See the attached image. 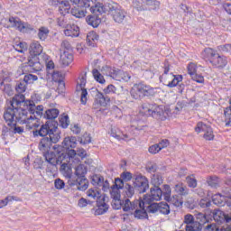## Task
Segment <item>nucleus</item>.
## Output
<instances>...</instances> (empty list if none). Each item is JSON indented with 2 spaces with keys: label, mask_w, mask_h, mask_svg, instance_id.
I'll return each mask as SVG.
<instances>
[{
  "label": "nucleus",
  "mask_w": 231,
  "mask_h": 231,
  "mask_svg": "<svg viewBox=\"0 0 231 231\" xmlns=\"http://www.w3.org/2000/svg\"><path fill=\"white\" fill-rule=\"evenodd\" d=\"M155 93L154 88L143 83L134 84L130 91L134 100H142L144 97H154Z\"/></svg>",
  "instance_id": "5"
},
{
  "label": "nucleus",
  "mask_w": 231,
  "mask_h": 231,
  "mask_svg": "<svg viewBox=\"0 0 231 231\" xmlns=\"http://www.w3.org/2000/svg\"><path fill=\"white\" fill-rule=\"evenodd\" d=\"M73 62V54L69 51H63V53L60 55V63L63 66V68H66L67 66H69Z\"/></svg>",
  "instance_id": "29"
},
{
  "label": "nucleus",
  "mask_w": 231,
  "mask_h": 231,
  "mask_svg": "<svg viewBox=\"0 0 231 231\" xmlns=\"http://www.w3.org/2000/svg\"><path fill=\"white\" fill-rule=\"evenodd\" d=\"M7 28H16L19 32H26V23H23L18 17H10Z\"/></svg>",
  "instance_id": "20"
},
{
  "label": "nucleus",
  "mask_w": 231,
  "mask_h": 231,
  "mask_svg": "<svg viewBox=\"0 0 231 231\" xmlns=\"http://www.w3.org/2000/svg\"><path fill=\"white\" fill-rule=\"evenodd\" d=\"M64 34L67 37H79L80 35V28L76 24H69L64 30Z\"/></svg>",
  "instance_id": "27"
},
{
  "label": "nucleus",
  "mask_w": 231,
  "mask_h": 231,
  "mask_svg": "<svg viewBox=\"0 0 231 231\" xmlns=\"http://www.w3.org/2000/svg\"><path fill=\"white\" fill-rule=\"evenodd\" d=\"M60 140V134H51V137H43L40 143L39 149L42 152H48L51 149L52 143H57Z\"/></svg>",
  "instance_id": "8"
},
{
  "label": "nucleus",
  "mask_w": 231,
  "mask_h": 231,
  "mask_svg": "<svg viewBox=\"0 0 231 231\" xmlns=\"http://www.w3.org/2000/svg\"><path fill=\"white\" fill-rule=\"evenodd\" d=\"M204 231H219V228L215 223H210L205 226Z\"/></svg>",
  "instance_id": "64"
},
{
  "label": "nucleus",
  "mask_w": 231,
  "mask_h": 231,
  "mask_svg": "<svg viewBox=\"0 0 231 231\" xmlns=\"http://www.w3.org/2000/svg\"><path fill=\"white\" fill-rule=\"evenodd\" d=\"M123 189L126 198H133V196H134V187L131 186V184L125 183Z\"/></svg>",
  "instance_id": "55"
},
{
  "label": "nucleus",
  "mask_w": 231,
  "mask_h": 231,
  "mask_svg": "<svg viewBox=\"0 0 231 231\" xmlns=\"http://www.w3.org/2000/svg\"><path fill=\"white\" fill-rule=\"evenodd\" d=\"M70 14L78 19H82L83 17H86L88 11L82 7H74L71 9Z\"/></svg>",
  "instance_id": "35"
},
{
  "label": "nucleus",
  "mask_w": 231,
  "mask_h": 231,
  "mask_svg": "<svg viewBox=\"0 0 231 231\" xmlns=\"http://www.w3.org/2000/svg\"><path fill=\"white\" fill-rule=\"evenodd\" d=\"M92 15H88L86 18V22L89 26L93 28H98L100 23H102V19L98 17V15H102L100 13H92Z\"/></svg>",
  "instance_id": "26"
},
{
  "label": "nucleus",
  "mask_w": 231,
  "mask_h": 231,
  "mask_svg": "<svg viewBox=\"0 0 231 231\" xmlns=\"http://www.w3.org/2000/svg\"><path fill=\"white\" fill-rule=\"evenodd\" d=\"M171 192H172V189H171V186H169L167 184L163 185L162 194L164 196L165 201H169V199H171Z\"/></svg>",
  "instance_id": "58"
},
{
  "label": "nucleus",
  "mask_w": 231,
  "mask_h": 231,
  "mask_svg": "<svg viewBox=\"0 0 231 231\" xmlns=\"http://www.w3.org/2000/svg\"><path fill=\"white\" fill-rule=\"evenodd\" d=\"M110 196L112 198V208L114 210L124 208V201L120 199L122 195L118 192V189L110 190Z\"/></svg>",
  "instance_id": "19"
},
{
  "label": "nucleus",
  "mask_w": 231,
  "mask_h": 231,
  "mask_svg": "<svg viewBox=\"0 0 231 231\" xmlns=\"http://www.w3.org/2000/svg\"><path fill=\"white\" fill-rule=\"evenodd\" d=\"M59 5V12L61 15H66V14H69V10H71V5H69V1L61 0L58 1Z\"/></svg>",
  "instance_id": "32"
},
{
  "label": "nucleus",
  "mask_w": 231,
  "mask_h": 231,
  "mask_svg": "<svg viewBox=\"0 0 231 231\" xmlns=\"http://www.w3.org/2000/svg\"><path fill=\"white\" fill-rule=\"evenodd\" d=\"M10 201H21V199L19 197L15 196H7L5 199L0 200V208H3V207H6Z\"/></svg>",
  "instance_id": "50"
},
{
  "label": "nucleus",
  "mask_w": 231,
  "mask_h": 231,
  "mask_svg": "<svg viewBox=\"0 0 231 231\" xmlns=\"http://www.w3.org/2000/svg\"><path fill=\"white\" fill-rule=\"evenodd\" d=\"M43 156L48 163L51 165H59L60 163H62L64 162V159L66 158V154L62 153L61 155H57L53 152H44Z\"/></svg>",
  "instance_id": "13"
},
{
  "label": "nucleus",
  "mask_w": 231,
  "mask_h": 231,
  "mask_svg": "<svg viewBox=\"0 0 231 231\" xmlns=\"http://www.w3.org/2000/svg\"><path fill=\"white\" fill-rule=\"evenodd\" d=\"M174 189L175 192L179 194L178 196H189V189H187V186H185L183 183H179L175 185Z\"/></svg>",
  "instance_id": "38"
},
{
  "label": "nucleus",
  "mask_w": 231,
  "mask_h": 231,
  "mask_svg": "<svg viewBox=\"0 0 231 231\" xmlns=\"http://www.w3.org/2000/svg\"><path fill=\"white\" fill-rule=\"evenodd\" d=\"M199 205L201 208H208L212 205V202L208 199H202L199 200Z\"/></svg>",
  "instance_id": "62"
},
{
  "label": "nucleus",
  "mask_w": 231,
  "mask_h": 231,
  "mask_svg": "<svg viewBox=\"0 0 231 231\" xmlns=\"http://www.w3.org/2000/svg\"><path fill=\"white\" fill-rule=\"evenodd\" d=\"M92 75L97 82L99 84H106V79H104V76L100 73V71H98V69H94L92 70Z\"/></svg>",
  "instance_id": "52"
},
{
  "label": "nucleus",
  "mask_w": 231,
  "mask_h": 231,
  "mask_svg": "<svg viewBox=\"0 0 231 231\" xmlns=\"http://www.w3.org/2000/svg\"><path fill=\"white\" fill-rule=\"evenodd\" d=\"M88 168L84 164H79L75 168V175L77 178H86Z\"/></svg>",
  "instance_id": "40"
},
{
  "label": "nucleus",
  "mask_w": 231,
  "mask_h": 231,
  "mask_svg": "<svg viewBox=\"0 0 231 231\" xmlns=\"http://www.w3.org/2000/svg\"><path fill=\"white\" fill-rule=\"evenodd\" d=\"M70 187H76L78 190H87L88 187L89 186V181L86 177L77 178L75 180H69Z\"/></svg>",
  "instance_id": "22"
},
{
  "label": "nucleus",
  "mask_w": 231,
  "mask_h": 231,
  "mask_svg": "<svg viewBox=\"0 0 231 231\" xmlns=\"http://www.w3.org/2000/svg\"><path fill=\"white\" fill-rule=\"evenodd\" d=\"M97 208L96 210V214H97V216H102V214H106V212L109 210L107 197L103 196L101 199H98V200H97Z\"/></svg>",
  "instance_id": "21"
},
{
  "label": "nucleus",
  "mask_w": 231,
  "mask_h": 231,
  "mask_svg": "<svg viewBox=\"0 0 231 231\" xmlns=\"http://www.w3.org/2000/svg\"><path fill=\"white\" fill-rule=\"evenodd\" d=\"M210 63L215 68H218V69H223L228 64V60L226 57L219 55L217 52L215 54V57L210 60Z\"/></svg>",
  "instance_id": "23"
},
{
  "label": "nucleus",
  "mask_w": 231,
  "mask_h": 231,
  "mask_svg": "<svg viewBox=\"0 0 231 231\" xmlns=\"http://www.w3.org/2000/svg\"><path fill=\"white\" fill-rule=\"evenodd\" d=\"M96 10H97L98 14H107L108 15H111L115 23H117L118 24H122V23L125 21V17H127L125 10L122 9L118 4L114 2H108L105 5H97Z\"/></svg>",
  "instance_id": "3"
},
{
  "label": "nucleus",
  "mask_w": 231,
  "mask_h": 231,
  "mask_svg": "<svg viewBox=\"0 0 231 231\" xmlns=\"http://www.w3.org/2000/svg\"><path fill=\"white\" fill-rule=\"evenodd\" d=\"M111 74H109V77L114 79L115 80H130L131 76H129L127 73H125L121 69H118L116 68H113L112 70L110 71Z\"/></svg>",
  "instance_id": "24"
},
{
  "label": "nucleus",
  "mask_w": 231,
  "mask_h": 231,
  "mask_svg": "<svg viewBox=\"0 0 231 231\" xmlns=\"http://www.w3.org/2000/svg\"><path fill=\"white\" fill-rule=\"evenodd\" d=\"M151 183L153 187H160L163 183V178L160 174H153L151 180Z\"/></svg>",
  "instance_id": "54"
},
{
  "label": "nucleus",
  "mask_w": 231,
  "mask_h": 231,
  "mask_svg": "<svg viewBox=\"0 0 231 231\" xmlns=\"http://www.w3.org/2000/svg\"><path fill=\"white\" fill-rule=\"evenodd\" d=\"M226 127H231V98L229 99V106L224 110Z\"/></svg>",
  "instance_id": "41"
},
{
  "label": "nucleus",
  "mask_w": 231,
  "mask_h": 231,
  "mask_svg": "<svg viewBox=\"0 0 231 231\" xmlns=\"http://www.w3.org/2000/svg\"><path fill=\"white\" fill-rule=\"evenodd\" d=\"M42 53V46L39 42H32L30 45V55L32 58L28 60L27 69L30 73H37L42 70V65L39 61V55Z\"/></svg>",
  "instance_id": "4"
},
{
  "label": "nucleus",
  "mask_w": 231,
  "mask_h": 231,
  "mask_svg": "<svg viewBox=\"0 0 231 231\" xmlns=\"http://www.w3.org/2000/svg\"><path fill=\"white\" fill-rule=\"evenodd\" d=\"M59 109L57 108H50L45 111L43 115V118H47V120H55L57 116H59Z\"/></svg>",
  "instance_id": "37"
},
{
  "label": "nucleus",
  "mask_w": 231,
  "mask_h": 231,
  "mask_svg": "<svg viewBox=\"0 0 231 231\" xmlns=\"http://www.w3.org/2000/svg\"><path fill=\"white\" fill-rule=\"evenodd\" d=\"M140 113H142L143 115H146V116L152 115V116L153 118H156V120H165V112H163V110L160 107L152 110L149 103L143 104L140 109Z\"/></svg>",
  "instance_id": "6"
},
{
  "label": "nucleus",
  "mask_w": 231,
  "mask_h": 231,
  "mask_svg": "<svg viewBox=\"0 0 231 231\" xmlns=\"http://www.w3.org/2000/svg\"><path fill=\"white\" fill-rule=\"evenodd\" d=\"M125 183L124 182L122 178H116L115 180V184L111 187L110 190L116 189L117 192L120 194V189H125Z\"/></svg>",
  "instance_id": "46"
},
{
  "label": "nucleus",
  "mask_w": 231,
  "mask_h": 231,
  "mask_svg": "<svg viewBox=\"0 0 231 231\" xmlns=\"http://www.w3.org/2000/svg\"><path fill=\"white\" fill-rule=\"evenodd\" d=\"M134 217L136 219H147V210H145V205L142 208H137L134 211Z\"/></svg>",
  "instance_id": "36"
},
{
  "label": "nucleus",
  "mask_w": 231,
  "mask_h": 231,
  "mask_svg": "<svg viewBox=\"0 0 231 231\" xmlns=\"http://www.w3.org/2000/svg\"><path fill=\"white\" fill-rule=\"evenodd\" d=\"M58 24L61 28H65V29H67L68 26L69 25V23H68V19L66 17H64V15L60 17V18H58Z\"/></svg>",
  "instance_id": "63"
},
{
  "label": "nucleus",
  "mask_w": 231,
  "mask_h": 231,
  "mask_svg": "<svg viewBox=\"0 0 231 231\" xmlns=\"http://www.w3.org/2000/svg\"><path fill=\"white\" fill-rule=\"evenodd\" d=\"M160 208V203H152L147 207V212L149 214H158Z\"/></svg>",
  "instance_id": "57"
},
{
  "label": "nucleus",
  "mask_w": 231,
  "mask_h": 231,
  "mask_svg": "<svg viewBox=\"0 0 231 231\" xmlns=\"http://www.w3.org/2000/svg\"><path fill=\"white\" fill-rule=\"evenodd\" d=\"M110 101L111 99L109 98V97L103 95L102 92L97 91L95 96L93 108L99 109L100 107H106V106H107Z\"/></svg>",
  "instance_id": "16"
},
{
  "label": "nucleus",
  "mask_w": 231,
  "mask_h": 231,
  "mask_svg": "<svg viewBox=\"0 0 231 231\" xmlns=\"http://www.w3.org/2000/svg\"><path fill=\"white\" fill-rule=\"evenodd\" d=\"M50 34V30L48 27H40L38 30V38L40 41H44L45 39H48V35Z\"/></svg>",
  "instance_id": "51"
},
{
  "label": "nucleus",
  "mask_w": 231,
  "mask_h": 231,
  "mask_svg": "<svg viewBox=\"0 0 231 231\" xmlns=\"http://www.w3.org/2000/svg\"><path fill=\"white\" fill-rule=\"evenodd\" d=\"M185 231H201L203 226L199 221L194 220V216L187 214L184 216Z\"/></svg>",
  "instance_id": "10"
},
{
  "label": "nucleus",
  "mask_w": 231,
  "mask_h": 231,
  "mask_svg": "<svg viewBox=\"0 0 231 231\" xmlns=\"http://www.w3.org/2000/svg\"><path fill=\"white\" fill-rule=\"evenodd\" d=\"M159 212L164 216H169V214H171V207L166 202H160Z\"/></svg>",
  "instance_id": "49"
},
{
  "label": "nucleus",
  "mask_w": 231,
  "mask_h": 231,
  "mask_svg": "<svg viewBox=\"0 0 231 231\" xmlns=\"http://www.w3.org/2000/svg\"><path fill=\"white\" fill-rule=\"evenodd\" d=\"M134 185L142 194L149 190V180L142 174L136 176Z\"/></svg>",
  "instance_id": "18"
},
{
  "label": "nucleus",
  "mask_w": 231,
  "mask_h": 231,
  "mask_svg": "<svg viewBox=\"0 0 231 231\" xmlns=\"http://www.w3.org/2000/svg\"><path fill=\"white\" fill-rule=\"evenodd\" d=\"M163 198V190L160 187H152L150 189V194L145 197L147 203H152V201H161Z\"/></svg>",
  "instance_id": "15"
},
{
  "label": "nucleus",
  "mask_w": 231,
  "mask_h": 231,
  "mask_svg": "<svg viewBox=\"0 0 231 231\" xmlns=\"http://www.w3.org/2000/svg\"><path fill=\"white\" fill-rule=\"evenodd\" d=\"M86 73L80 74L78 81H77V87H76V91H80V89H86Z\"/></svg>",
  "instance_id": "47"
},
{
  "label": "nucleus",
  "mask_w": 231,
  "mask_h": 231,
  "mask_svg": "<svg viewBox=\"0 0 231 231\" xmlns=\"http://www.w3.org/2000/svg\"><path fill=\"white\" fill-rule=\"evenodd\" d=\"M186 181L188 187H190L191 189H196V187H198V180H196V178H194V176H188L186 178Z\"/></svg>",
  "instance_id": "61"
},
{
  "label": "nucleus",
  "mask_w": 231,
  "mask_h": 231,
  "mask_svg": "<svg viewBox=\"0 0 231 231\" xmlns=\"http://www.w3.org/2000/svg\"><path fill=\"white\" fill-rule=\"evenodd\" d=\"M212 202L214 203V205L223 207L226 202V199L225 198V196H221V194H215L212 196Z\"/></svg>",
  "instance_id": "44"
},
{
  "label": "nucleus",
  "mask_w": 231,
  "mask_h": 231,
  "mask_svg": "<svg viewBox=\"0 0 231 231\" xmlns=\"http://www.w3.org/2000/svg\"><path fill=\"white\" fill-rule=\"evenodd\" d=\"M111 136L116 138V140H125V142H129V140H131L129 134L122 133V131L116 127L111 129Z\"/></svg>",
  "instance_id": "30"
},
{
  "label": "nucleus",
  "mask_w": 231,
  "mask_h": 231,
  "mask_svg": "<svg viewBox=\"0 0 231 231\" xmlns=\"http://www.w3.org/2000/svg\"><path fill=\"white\" fill-rule=\"evenodd\" d=\"M212 214L214 220L218 225H223V223H231V216L225 214L221 209H214Z\"/></svg>",
  "instance_id": "17"
},
{
  "label": "nucleus",
  "mask_w": 231,
  "mask_h": 231,
  "mask_svg": "<svg viewBox=\"0 0 231 231\" xmlns=\"http://www.w3.org/2000/svg\"><path fill=\"white\" fill-rule=\"evenodd\" d=\"M220 180L217 177H209L208 180V184L209 187H212L213 189H217V186L219 185Z\"/></svg>",
  "instance_id": "60"
},
{
  "label": "nucleus",
  "mask_w": 231,
  "mask_h": 231,
  "mask_svg": "<svg viewBox=\"0 0 231 231\" xmlns=\"http://www.w3.org/2000/svg\"><path fill=\"white\" fill-rule=\"evenodd\" d=\"M133 6L140 12H142V10H147L145 0H133Z\"/></svg>",
  "instance_id": "53"
},
{
  "label": "nucleus",
  "mask_w": 231,
  "mask_h": 231,
  "mask_svg": "<svg viewBox=\"0 0 231 231\" xmlns=\"http://www.w3.org/2000/svg\"><path fill=\"white\" fill-rule=\"evenodd\" d=\"M123 204L124 212H131V214H133V212H134L137 208H142V207L145 205V202L138 199L131 201L129 199H126Z\"/></svg>",
  "instance_id": "12"
},
{
  "label": "nucleus",
  "mask_w": 231,
  "mask_h": 231,
  "mask_svg": "<svg viewBox=\"0 0 231 231\" xmlns=\"http://www.w3.org/2000/svg\"><path fill=\"white\" fill-rule=\"evenodd\" d=\"M60 125L63 129H68V126L69 125V117L68 116H61L60 117Z\"/></svg>",
  "instance_id": "59"
},
{
  "label": "nucleus",
  "mask_w": 231,
  "mask_h": 231,
  "mask_svg": "<svg viewBox=\"0 0 231 231\" xmlns=\"http://www.w3.org/2000/svg\"><path fill=\"white\" fill-rule=\"evenodd\" d=\"M38 77L33 74H27L24 76L23 80L19 81L15 86V91L18 93L16 95H23L26 91V84H32L35 80H38ZM14 95V97H16Z\"/></svg>",
  "instance_id": "9"
},
{
  "label": "nucleus",
  "mask_w": 231,
  "mask_h": 231,
  "mask_svg": "<svg viewBox=\"0 0 231 231\" xmlns=\"http://www.w3.org/2000/svg\"><path fill=\"white\" fill-rule=\"evenodd\" d=\"M62 146L64 149H75L77 147V137L75 136H67L62 142Z\"/></svg>",
  "instance_id": "31"
},
{
  "label": "nucleus",
  "mask_w": 231,
  "mask_h": 231,
  "mask_svg": "<svg viewBox=\"0 0 231 231\" xmlns=\"http://www.w3.org/2000/svg\"><path fill=\"white\" fill-rule=\"evenodd\" d=\"M10 106L12 107H23L27 110L29 115H34L35 118H42L44 116V106H35V104L31 103L30 101H25L24 95H16L14 96L11 101H9Z\"/></svg>",
  "instance_id": "2"
},
{
  "label": "nucleus",
  "mask_w": 231,
  "mask_h": 231,
  "mask_svg": "<svg viewBox=\"0 0 231 231\" xmlns=\"http://www.w3.org/2000/svg\"><path fill=\"white\" fill-rule=\"evenodd\" d=\"M170 70H171V68L169 67V63L165 62L163 74L160 77L161 82H167V79H169Z\"/></svg>",
  "instance_id": "56"
},
{
  "label": "nucleus",
  "mask_w": 231,
  "mask_h": 231,
  "mask_svg": "<svg viewBox=\"0 0 231 231\" xmlns=\"http://www.w3.org/2000/svg\"><path fill=\"white\" fill-rule=\"evenodd\" d=\"M195 132L204 133L203 138L204 140H214V131L212 130V127L203 122H199L195 127Z\"/></svg>",
  "instance_id": "11"
},
{
  "label": "nucleus",
  "mask_w": 231,
  "mask_h": 231,
  "mask_svg": "<svg viewBox=\"0 0 231 231\" xmlns=\"http://www.w3.org/2000/svg\"><path fill=\"white\" fill-rule=\"evenodd\" d=\"M171 205H174V207H183V198L180 195H173L172 197H170L169 200Z\"/></svg>",
  "instance_id": "42"
},
{
  "label": "nucleus",
  "mask_w": 231,
  "mask_h": 231,
  "mask_svg": "<svg viewBox=\"0 0 231 231\" xmlns=\"http://www.w3.org/2000/svg\"><path fill=\"white\" fill-rule=\"evenodd\" d=\"M145 6H148V10H160V1L145 0Z\"/></svg>",
  "instance_id": "48"
},
{
  "label": "nucleus",
  "mask_w": 231,
  "mask_h": 231,
  "mask_svg": "<svg viewBox=\"0 0 231 231\" xmlns=\"http://www.w3.org/2000/svg\"><path fill=\"white\" fill-rule=\"evenodd\" d=\"M51 134H60L57 131V126L51 125L48 123L42 125L40 129L32 130V135L35 137L37 136H48L49 138L51 137Z\"/></svg>",
  "instance_id": "7"
},
{
  "label": "nucleus",
  "mask_w": 231,
  "mask_h": 231,
  "mask_svg": "<svg viewBox=\"0 0 231 231\" xmlns=\"http://www.w3.org/2000/svg\"><path fill=\"white\" fill-rule=\"evenodd\" d=\"M4 119L8 125H16L17 122L19 124H26V129L29 131L31 129L35 131L41 125V121H39L38 117H35V115H31L27 109L16 105H14V107L10 105L5 108Z\"/></svg>",
  "instance_id": "1"
},
{
  "label": "nucleus",
  "mask_w": 231,
  "mask_h": 231,
  "mask_svg": "<svg viewBox=\"0 0 231 231\" xmlns=\"http://www.w3.org/2000/svg\"><path fill=\"white\" fill-rule=\"evenodd\" d=\"M60 171L65 176V178H68L69 180H71V176H73V171L71 170V167L68 165V163L64 161H62V163H60Z\"/></svg>",
  "instance_id": "34"
},
{
  "label": "nucleus",
  "mask_w": 231,
  "mask_h": 231,
  "mask_svg": "<svg viewBox=\"0 0 231 231\" xmlns=\"http://www.w3.org/2000/svg\"><path fill=\"white\" fill-rule=\"evenodd\" d=\"M168 79L171 80V81H168V84H167L168 88H176V86L180 84L181 80H183V76L181 75L176 76L172 73H170Z\"/></svg>",
  "instance_id": "33"
},
{
  "label": "nucleus",
  "mask_w": 231,
  "mask_h": 231,
  "mask_svg": "<svg viewBox=\"0 0 231 231\" xmlns=\"http://www.w3.org/2000/svg\"><path fill=\"white\" fill-rule=\"evenodd\" d=\"M87 196L90 198V199H101L102 196L100 195V191L96 188L89 189L87 191Z\"/></svg>",
  "instance_id": "45"
},
{
  "label": "nucleus",
  "mask_w": 231,
  "mask_h": 231,
  "mask_svg": "<svg viewBox=\"0 0 231 231\" xmlns=\"http://www.w3.org/2000/svg\"><path fill=\"white\" fill-rule=\"evenodd\" d=\"M93 185H97V187H101L103 192H111V185L109 184V180H105L101 175H94L92 177Z\"/></svg>",
  "instance_id": "14"
},
{
  "label": "nucleus",
  "mask_w": 231,
  "mask_h": 231,
  "mask_svg": "<svg viewBox=\"0 0 231 231\" xmlns=\"http://www.w3.org/2000/svg\"><path fill=\"white\" fill-rule=\"evenodd\" d=\"M111 74H109V77L114 79L115 80H130L131 76H129L127 73H125L121 69H118L116 68H113L112 70L110 71Z\"/></svg>",
  "instance_id": "25"
},
{
  "label": "nucleus",
  "mask_w": 231,
  "mask_h": 231,
  "mask_svg": "<svg viewBox=\"0 0 231 231\" xmlns=\"http://www.w3.org/2000/svg\"><path fill=\"white\" fill-rule=\"evenodd\" d=\"M87 42L88 46L95 47V44L98 42V34L95 32H90L87 34Z\"/></svg>",
  "instance_id": "39"
},
{
  "label": "nucleus",
  "mask_w": 231,
  "mask_h": 231,
  "mask_svg": "<svg viewBox=\"0 0 231 231\" xmlns=\"http://www.w3.org/2000/svg\"><path fill=\"white\" fill-rule=\"evenodd\" d=\"M97 5H104L102 3H97L93 2V0H82L80 3L81 8L86 10V8H90L91 14H98V11L97 10Z\"/></svg>",
  "instance_id": "28"
},
{
  "label": "nucleus",
  "mask_w": 231,
  "mask_h": 231,
  "mask_svg": "<svg viewBox=\"0 0 231 231\" xmlns=\"http://www.w3.org/2000/svg\"><path fill=\"white\" fill-rule=\"evenodd\" d=\"M216 51H214L212 48H206L204 51L201 52V57L202 59H208L209 62L214 59L216 56Z\"/></svg>",
  "instance_id": "43"
}]
</instances>
